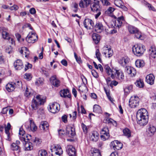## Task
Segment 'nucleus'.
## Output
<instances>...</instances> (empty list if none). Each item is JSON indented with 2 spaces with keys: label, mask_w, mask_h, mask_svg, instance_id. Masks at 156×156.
I'll use <instances>...</instances> for the list:
<instances>
[{
  "label": "nucleus",
  "mask_w": 156,
  "mask_h": 156,
  "mask_svg": "<svg viewBox=\"0 0 156 156\" xmlns=\"http://www.w3.org/2000/svg\"><path fill=\"white\" fill-rule=\"evenodd\" d=\"M147 110L144 108L139 109L136 114L137 123L141 126L146 125L148 122V115Z\"/></svg>",
  "instance_id": "obj_1"
},
{
  "label": "nucleus",
  "mask_w": 156,
  "mask_h": 156,
  "mask_svg": "<svg viewBox=\"0 0 156 156\" xmlns=\"http://www.w3.org/2000/svg\"><path fill=\"white\" fill-rule=\"evenodd\" d=\"M45 102V99L41 97L40 95H37L35 98L32 100L31 104V108L32 110H36L38 109L40 105H43Z\"/></svg>",
  "instance_id": "obj_2"
},
{
  "label": "nucleus",
  "mask_w": 156,
  "mask_h": 156,
  "mask_svg": "<svg viewBox=\"0 0 156 156\" xmlns=\"http://www.w3.org/2000/svg\"><path fill=\"white\" fill-rule=\"evenodd\" d=\"M144 45L140 44H136L132 48L133 51L136 56H141L145 50L144 48Z\"/></svg>",
  "instance_id": "obj_3"
},
{
  "label": "nucleus",
  "mask_w": 156,
  "mask_h": 156,
  "mask_svg": "<svg viewBox=\"0 0 156 156\" xmlns=\"http://www.w3.org/2000/svg\"><path fill=\"white\" fill-rule=\"evenodd\" d=\"M24 126L26 129L29 131L31 130L33 132H34L36 131L37 129V126L32 119H29V122H26Z\"/></svg>",
  "instance_id": "obj_4"
},
{
  "label": "nucleus",
  "mask_w": 156,
  "mask_h": 156,
  "mask_svg": "<svg viewBox=\"0 0 156 156\" xmlns=\"http://www.w3.org/2000/svg\"><path fill=\"white\" fill-rule=\"evenodd\" d=\"M90 8L91 11L97 13L95 14V18L96 19L98 18L101 14V9L100 5L92 4Z\"/></svg>",
  "instance_id": "obj_5"
},
{
  "label": "nucleus",
  "mask_w": 156,
  "mask_h": 156,
  "mask_svg": "<svg viewBox=\"0 0 156 156\" xmlns=\"http://www.w3.org/2000/svg\"><path fill=\"white\" fill-rule=\"evenodd\" d=\"M38 36L36 33L30 32L26 38V40L29 43H34L37 40Z\"/></svg>",
  "instance_id": "obj_6"
},
{
  "label": "nucleus",
  "mask_w": 156,
  "mask_h": 156,
  "mask_svg": "<svg viewBox=\"0 0 156 156\" xmlns=\"http://www.w3.org/2000/svg\"><path fill=\"white\" fill-rule=\"evenodd\" d=\"M101 138L102 140L105 141L109 138V131L107 127H104L101 131Z\"/></svg>",
  "instance_id": "obj_7"
},
{
  "label": "nucleus",
  "mask_w": 156,
  "mask_h": 156,
  "mask_svg": "<svg viewBox=\"0 0 156 156\" xmlns=\"http://www.w3.org/2000/svg\"><path fill=\"white\" fill-rule=\"evenodd\" d=\"M139 98L137 97H131L129 101V105L131 108H135L138 106Z\"/></svg>",
  "instance_id": "obj_8"
},
{
  "label": "nucleus",
  "mask_w": 156,
  "mask_h": 156,
  "mask_svg": "<svg viewBox=\"0 0 156 156\" xmlns=\"http://www.w3.org/2000/svg\"><path fill=\"white\" fill-rule=\"evenodd\" d=\"M60 109V105L57 103H53L49 105V110L52 113H57L59 111Z\"/></svg>",
  "instance_id": "obj_9"
},
{
  "label": "nucleus",
  "mask_w": 156,
  "mask_h": 156,
  "mask_svg": "<svg viewBox=\"0 0 156 156\" xmlns=\"http://www.w3.org/2000/svg\"><path fill=\"white\" fill-rule=\"evenodd\" d=\"M51 152H55V156H60L63 153L61 147L58 145H55L51 149Z\"/></svg>",
  "instance_id": "obj_10"
},
{
  "label": "nucleus",
  "mask_w": 156,
  "mask_h": 156,
  "mask_svg": "<svg viewBox=\"0 0 156 156\" xmlns=\"http://www.w3.org/2000/svg\"><path fill=\"white\" fill-rule=\"evenodd\" d=\"M112 17L116 20H115V26L119 28L122 25V22L125 21L124 17L123 16H121L117 18L115 15H113Z\"/></svg>",
  "instance_id": "obj_11"
},
{
  "label": "nucleus",
  "mask_w": 156,
  "mask_h": 156,
  "mask_svg": "<svg viewBox=\"0 0 156 156\" xmlns=\"http://www.w3.org/2000/svg\"><path fill=\"white\" fill-rule=\"evenodd\" d=\"M50 81L51 83L55 87H57L60 85V81L57 79L56 75H53L51 77Z\"/></svg>",
  "instance_id": "obj_12"
},
{
  "label": "nucleus",
  "mask_w": 156,
  "mask_h": 156,
  "mask_svg": "<svg viewBox=\"0 0 156 156\" xmlns=\"http://www.w3.org/2000/svg\"><path fill=\"white\" fill-rule=\"evenodd\" d=\"M66 151L69 156H76L75 149L72 146L68 145L66 147Z\"/></svg>",
  "instance_id": "obj_13"
},
{
  "label": "nucleus",
  "mask_w": 156,
  "mask_h": 156,
  "mask_svg": "<svg viewBox=\"0 0 156 156\" xmlns=\"http://www.w3.org/2000/svg\"><path fill=\"white\" fill-rule=\"evenodd\" d=\"M83 25L87 29H90L91 27H94V24L93 21L87 18L85 19Z\"/></svg>",
  "instance_id": "obj_14"
},
{
  "label": "nucleus",
  "mask_w": 156,
  "mask_h": 156,
  "mask_svg": "<svg viewBox=\"0 0 156 156\" xmlns=\"http://www.w3.org/2000/svg\"><path fill=\"white\" fill-rule=\"evenodd\" d=\"M156 130L155 127L152 125L149 124L147 130L148 136H153L155 133Z\"/></svg>",
  "instance_id": "obj_15"
},
{
  "label": "nucleus",
  "mask_w": 156,
  "mask_h": 156,
  "mask_svg": "<svg viewBox=\"0 0 156 156\" xmlns=\"http://www.w3.org/2000/svg\"><path fill=\"white\" fill-rule=\"evenodd\" d=\"M114 3L115 5L120 8L124 11H127V8L123 5V2L121 0H115Z\"/></svg>",
  "instance_id": "obj_16"
},
{
  "label": "nucleus",
  "mask_w": 156,
  "mask_h": 156,
  "mask_svg": "<svg viewBox=\"0 0 156 156\" xmlns=\"http://www.w3.org/2000/svg\"><path fill=\"white\" fill-rule=\"evenodd\" d=\"M66 134L70 137L74 136L76 134L75 128L70 126L67 127Z\"/></svg>",
  "instance_id": "obj_17"
},
{
  "label": "nucleus",
  "mask_w": 156,
  "mask_h": 156,
  "mask_svg": "<svg viewBox=\"0 0 156 156\" xmlns=\"http://www.w3.org/2000/svg\"><path fill=\"white\" fill-rule=\"evenodd\" d=\"M14 66L16 70H20L24 67L23 63L20 59H17L14 62Z\"/></svg>",
  "instance_id": "obj_18"
},
{
  "label": "nucleus",
  "mask_w": 156,
  "mask_h": 156,
  "mask_svg": "<svg viewBox=\"0 0 156 156\" xmlns=\"http://www.w3.org/2000/svg\"><path fill=\"white\" fill-rule=\"evenodd\" d=\"M154 75L152 74H150L146 77V81L148 84L152 85L154 83Z\"/></svg>",
  "instance_id": "obj_19"
},
{
  "label": "nucleus",
  "mask_w": 156,
  "mask_h": 156,
  "mask_svg": "<svg viewBox=\"0 0 156 156\" xmlns=\"http://www.w3.org/2000/svg\"><path fill=\"white\" fill-rule=\"evenodd\" d=\"M104 29V27L102 23L97 22L94 26L95 30L98 33H101Z\"/></svg>",
  "instance_id": "obj_20"
},
{
  "label": "nucleus",
  "mask_w": 156,
  "mask_h": 156,
  "mask_svg": "<svg viewBox=\"0 0 156 156\" xmlns=\"http://www.w3.org/2000/svg\"><path fill=\"white\" fill-rule=\"evenodd\" d=\"M60 96L64 98H71V94L69 93V90L67 89H63L60 90Z\"/></svg>",
  "instance_id": "obj_21"
},
{
  "label": "nucleus",
  "mask_w": 156,
  "mask_h": 156,
  "mask_svg": "<svg viewBox=\"0 0 156 156\" xmlns=\"http://www.w3.org/2000/svg\"><path fill=\"white\" fill-rule=\"evenodd\" d=\"M126 69L127 73L130 76L132 77L135 76L136 73L135 69L131 67H128Z\"/></svg>",
  "instance_id": "obj_22"
},
{
  "label": "nucleus",
  "mask_w": 156,
  "mask_h": 156,
  "mask_svg": "<svg viewBox=\"0 0 156 156\" xmlns=\"http://www.w3.org/2000/svg\"><path fill=\"white\" fill-rule=\"evenodd\" d=\"M104 69L105 70V71L108 75H111V77L113 79L115 78V75L113 73V71L111 69L110 67L108 65H106L104 66Z\"/></svg>",
  "instance_id": "obj_23"
},
{
  "label": "nucleus",
  "mask_w": 156,
  "mask_h": 156,
  "mask_svg": "<svg viewBox=\"0 0 156 156\" xmlns=\"http://www.w3.org/2000/svg\"><path fill=\"white\" fill-rule=\"evenodd\" d=\"M103 48L104 51H105V52L103 53L104 55H106L108 54V57H110L112 55L113 52L110 48L108 46H105Z\"/></svg>",
  "instance_id": "obj_24"
},
{
  "label": "nucleus",
  "mask_w": 156,
  "mask_h": 156,
  "mask_svg": "<svg viewBox=\"0 0 156 156\" xmlns=\"http://www.w3.org/2000/svg\"><path fill=\"white\" fill-rule=\"evenodd\" d=\"M91 2L90 0H81L79 5L81 8L87 7L90 4Z\"/></svg>",
  "instance_id": "obj_25"
},
{
  "label": "nucleus",
  "mask_w": 156,
  "mask_h": 156,
  "mask_svg": "<svg viewBox=\"0 0 156 156\" xmlns=\"http://www.w3.org/2000/svg\"><path fill=\"white\" fill-rule=\"evenodd\" d=\"M99 138V134L96 131H93L92 132V135L91 136V140L94 142H96Z\"/></svg>",
  "instance_id": "obj_26"
},
{
  "label": "nucleus",
  "mask_w": 156,
  "mask_h": 156,
  "mask_svg": "<svg viewBox=\"0 0 156 156\" xmlns=\"http://www.w3.org/2000/svg\"><path fill=\"white\" fill-rule=\"evenodd\" d=\"M49 124L48 122L45 121H42L41 122L40 128L41 130L46 131L48 129Z\"/></svg>",
  "instance_id": "obj_27"
},
{
  "label": "nucleus",
  "mask_w": 156,
  "mask_h": 156,
  "mask_svg": "<svg viewBox=\"0 0 156 156\" xmlns=\"http://www.w3.org/2000/svg\"><path fill=\"white\" fill-rule=\"evenodd\" d=\"M6 89L9 92L13 91L15 89L14 82H11L8 83L6 86Z\"/></svg>",
  "instance_id": "obj_28"
},
{
  "label": "nucleus",
  "mask_w": 156,
  "mask_h": 156,
  "mask_svg": "<svg viewBox=\"0 0 156 156\" xmlns=\"http://www.w3.org/2000/svg\"><path fill=\"white\" fill-rule=\"evenodd\" d=\"M150 55L151 57L153 58L156 57V48L154 46H151L149 49Z\"/></svg>",
  "instance_id": "obj_29"
},
{
  "label": "nucleus",
  "mask_w": 156,
  "mask_h": 156,
  "mask_svg": "<svg viewBox=\"0 0 156 156\" xmlns=\"http://www.w3.org/2000/svg\"><path fill=\"white\" fill-rule=\"evenodd\" d=\"M115 73V75L119 80H123L124 79L123 73L121 70H116Z\"/></svg>",
  "instance_id": "obj_30"
},
{
  "label": "nucleus",
  "mask_w": 156,
  "mask_h": 156,
  "mask_svg": "<svg viewBox=\"0 0 156 156\" xmlns=\"http://www.w3.org/2000/svg\"><path fill=\"white\" fill-rule=\"evenodd\" d=\"M92 38L94 42L96 44H97L100 40V36L96 33H93V34Z\"/></svg>",
  "instance_id": "obj_31"
},
{
  "label": "nucleus",
  "mask_w": 156,
  "mask_h": 156,
  "mask_svg": "<svg viewBox=\"0 0 156 156\" xmlns=\"http://www.w3.org/2000/svg\"><path fill=\"white\" fill-rule=\"evenodd\" d=\"M144 61L142 60L138 59L135 62L136 66L138 68L142 67L144 66Z\"/></svg>",
  "instance_id": "obj_32"
},
{
  "label": "nucleus",
  "mask_w": 156,
  "mask_h": 156,
  "mask_svg": "<svg viewBox=\"0 0 156 156\" xmlns=\"http://www.w3.org/2000/svg\"><path fill=\"white\" fill-rule=\"evenodd\" d=\"M127 59L125 57L122 58L119 61V63L122 66H125L128 63Z\"/></svg>",
  "instance_id": "obj_33"
},
{
  "label": "nucleus",
  "mask_w": 156,
  "mask_h": 156,
  "mask_svg": "<svg viewBox=\"0 0 156 156\" xmlns=\"http://www.w3.org/2000/svg\"><path fill=\"white\" fill-rule=\"evenodd\" d=\"M6 30L7 29L5 28H4L3 29L2 35L3 38L7 40V39H9L10 37L9 34L6 31Z\"/></svg>",
  "instance_id": "obj_34"
},
{
  "label": "nucleus",
  "mask_w": 156,
  "mask_h": 156,
  "mask_svg": "<svg viewBox=\"0 0 156 156\" xmlns=\"http://www.w3.org/2000/svg\"><path fill=\"white\" fill-rule=\"evenodd\" d=\"M123 134L127 137H130L131 136V132L130 130L127 128H125L123 130Z\"/></svg>",
  "instance_id": "obj_35"
},
{
  "label": "nucleus",
  "mask_w": 156,
  "mask_h": 156,
  "mask_svg": "<svg viewBox=\"0 0 156 156\" xmlns=\"http://www.w3.org/2000/svg\"><path fill=\"white\" fill-rule=\"evenodd\" d=\"M93 111L94 112L98 113H101L102 112L101 107L97 105H94Z\"/></svg>",
  "instance_id": "obj_36"
},
{
  "label": "nucleus",
  "mask_w": 156,
  "mask_h": 156,
  "mask_svg": "<svg viewBox=\"0 0 156 156\" xmlns=\"http://www.w3.org/2000/svg\"><path fill=\"white\" fill-rule=\"evenodd\" d=\"M135 83L136 86L140 88L143 87L144 86L143 81L141 79L137 80Z\"/></svg>",
  "instance_id": "obj_37"
},
{
  "label": "nucleus",
  "mask_w": 156,
  "mask_h": 156,
  "mask_svg": "<svg viewBox=\"0 0 156 156\" xmlns=\"http://www.w3.org/2000/svg\"><path fill=\"white\" fill-rule=\"evenodd\" d=\"M128 30L129 32L131 34H134L138 32V29L132 26H128Z\"/></svg>",
  "instance_id": "obj_38"
},
{
  "label": "nucleus",
  "mask_w": 156,
  "mask_h": 156,
  "mask_svg": "<svg viewBox=\"0 0 156 156\" xmlns=\"http://www.w3.org/2000/svg\"><path fill=\"white\" fill-rule=\"evenodd\" d=\"M104 90L107 96L108 97V99L111 101L112 102L113 100V99L110 96V90L108 89H107L105 87H104Z\"/></svg>",
  "instance_id": "obj_39"
},
{
  "label": "nucleus",
  "mask_w": 156,
  "mask_h": 156,
  "mask_svg": "<svg viewBox=\"0 0 156 156\" xmlns=\"http://www.w3.org/2000/svg\"><path fill=\"white\" fill-rule=\"evenodd\" d=\"M32 143L30 142H27L25 144V150L27 151H30L33 149V147Z\"/></svg>",
  "instance_id": "obj_40"
},
{
  "label": "nucleus",
  "mask_w": 156,
  "mask_h": 156,
  "mask_svg": "<svg viewBox=\"0 0 156 156\" xmlns=\"http://www.w3.org/2000/svg\"><path fill=\"white\" fill-rule=\"evenodd\" d=\"M104 123L106 124L110 125L111 124H113V122H115L113 119L110 118L106 117L104 120Z\"/></svg>",
  "instance_id": "obj_41"
},
{
  "label": "nucleus",
  "mask_w": 156,
  "mask_h": 156,
  "mask_svg": "<svg viewBox=\"0 0 156 156\" xmlns=\"http://www.w3.org/2000/svg\"><path fill=\"white\" fill-rule=\"evenodd\" d=\"M95 55L96 58H97L98 61L101 63L102 62V60L101 58V54L100 53L99 49L96 50L95 51Z\"/></svg>",
  "instance_id": "obj_42"
},
{
  "label": "nucleus",
  "mask_w": 156,
  "mask_h": 156,
  "mask_svg": "<svg viewBox=\"0 0 156 156\" xmlns=\"http://www.w3.org/2000/svg\"><path fill=\"white\" fill-rule=\"evenodd\" d=\"M43 79L39 78L36 80L35 82V84L37 86L41 85L43 83Z\"/></svg>",
  "instance_id": "obj_43"
},
{
  "label": "nucleus",
  "mask_w": 156,
  "mask_h": 156,
  "mask_svg": "<svg viewBox=\"0 0 156 156\" xmlns=\"http://www.w3.org/2000/svg\"><path fill=\"white\" fill-rule=\"evenodd\" d=\"M116 146L114 148L115 150H118L121 149L122 147V144L118 141V142L115 144Z\"/></svg>",
  "instance_id": "obj_44"
},
{
  "label": "nucleus",
  "mask_w": 156,
  "mask_h": 156,
  "mask_svg": "<svg viewBox=\"0 0 156 156\" xmlns=\"http://www.w3.org/2000/svg\"><path fill=\"white\" fill-rule=\"evenodd\" d=\"M78 90L80 92H85L87 91V88L85 85L80 86L79 87Z\"/></svg>",
  "instance_id": "obj_45"
},
{
  "label": "nucleus",
  "mask_w": 156,
  "mask_h": 156,
  "mask_svg": "<svg viewBox=\"0 0 156 156\" xmlns=\"http://www.w3.org/2000/svg\"><path fill=\"white\" fill-rule=\"evenodd\" d=\"M19 147V146L14 143H12L11 146V148L13 151H17Z\"/></svg>",
  "instance_id": "obj_46"
},
{
  "label": "nucleus",
  "mask_w": 156,
  "mask_h": 156,
  "mask_svg": "<svg viewBox=\"0 0 156 156\" xmlns=\"http://www.w3.org/2000/svg\"><path fill=\"white\" fill-rule=\"evenodd\" d=\"M14 85L15 89L16 88H20L22 87L21 82L19 81L16 82H14Z\"/></svg>",
  "instance_id": "obj_47"
},
{
  "label": "nucleus",
  "mask_w": 156,
  "mask_h": 156,
  "mask_svg": "<svg viewBox=\"0 0 156 156\" xmlns=\"http://www.w3.org/2000/svg\"><path fill=\"white\" fill-rule=\"evenodd\" d=\"M47 154V151L44 150H41L38 152V154L41 156H46Z\"/></svg>",
  "instance_id": "obj_48"
},
{
  "label": "nucleus",
  "mask_w": 156,
  "mask_h": 156,
  "mask_svg": "<svg viewBox=\"0 0 156 156\" xmlns=\"http://www.w3.org/2000/svg\"><path fill=\"white\" fill-rule=\"evenodd\" d=\"M58 133L59 136L60 137L64 136L66 135V132L63 129H60L58 130Z\"/></svg>",
  "instance_id": "obj_49"
},
{
  "label": "nucleus",
  "mask_w": 156,
  "mask_h": 156,
  "mask_svg": "<svg viewBox=\"0 0 156 156\" xmlns=\"http://www.w3.org/2000/svg\"><path fill=\"white\" fill-rule=\"evenodd\" d=\"M135 36L137 38L140 39L141 40H143V39L142 38V36L140 32H139L138 30V32L136 33H135Z\"/></svg>",
  "instance_id": "obj_50"
},
{
  "label": "nucleus",
  "mask_w": 156,
  "mask_h": 156,
  "mask_svg": "<svg viewBox=\"0 0 156 156\" xmlns=\"http://www.w3.org/2000/svg\"><path fill=\"white\" fill-rule=\"evenodd\" d=\"M81 126L83 132L85 133H87L88 132V129L87 127L83 123L81 124Z\"/></svg>",
  "instance_id": "obj_51"
},
{
  "label": "nucleus",
  "mask_w": 156,
  "mask_h": 156,
  "mask_svg": "<svg viewBox=\"0 0 156 156\" xmlns=\"http://www.w3.org/2000/svg\"><path fill=\"white\" fill-rule=\"evenodd\" d=\"M74 57L76 61L79 63H80L82 62L81 58L80 57H78L76 52H74Z\"/></svg>",
  "instance_id": "obj_52"
},
{
  "label": "nucleus",
  "mask_w": 156,
  "mask_h": 156,
  "mask_svg": "<svg viewBox=\"0 0 156 156\" xmlns=\"http://www.w3.org/2000/svg\"><path fill=\"white\" fill-rule=\"evenodd\" d=\"M19 8V7L18 6L16 5H14L13 6H12L9 7V9H10L11 10H17Z\"/></svg>",
  "instance_id": "obj_53"
},
{
  "label": "nucleus",
  "mask_w": 156,
  "mask_h": 156,
  "mask_svg": "<svg viewBox=\"0 0 156 156\" xmlns=\"http://www.w3.org/2000/svg\"><path fill=\"white\" fill-rule=\"evenodd\" d=\"M101 1L104 5L108 6L111 5L110 3L109 2V0H101Z\"/></svg>",
  "instance_id": "obj_54"
},
{
  "label": "nucleus",
  "mask_w": 156,
  "mask_h": 156,
  "mask_svg": "<svg viewBox=\"0 0 156 156\" xmlns=\"http://www.w3.org/2000/svg\"><path fill=\"white\" fill-rule=\"evenodd\" d=\"M9 130V129H5V133L7 136V138L6 139V140L10 141L11 140V139L10 138V133Z\"/></svg>",
  "instance_id": "obj_55"
},
{
  "label": "nucleus",
  "mask_w": 156,
  "mask_h": 156,
  "mask_svg": "<svg viewBox=\"0 0 156 156\" xmlns=\"http://www.w3.org/2000/svg\"><path fill=\"white\" fill-rule=\"evenodd\" d=\"M146 5L148 7V8H149V10H151L154 11H155V9L151 4L147 3Z\"/></svg>",
  "instance_id": "obj_56"
},
{
  "label": "nucleus",
  "mask_w": 156,
  "mask_h": 156,
  "mask_svg": "<svg viewBox=\"0 0 156 156\" xmlns=\"http://www.w3.org/2000/svg\"><path fill=\"white\" fill-rule=\"evenodd\" d=\"M115 9L111 7L108 8L107 10L106 11V12H107L108 14H111L115 10Z\"/></svg>",
  "instance_id": "obj_57"
},
{
  "label": "nucleus",
  "mask_w": 156,
  "mask_h": 156,
  "mask_svg": "<svg viewBox=\"0 0 156 156\" xmlns=\"http://www.w3.org/2000/svg\"><path fill=\"white\" fill-rule=\"evenodd\" d=\"M91 72L92 74L94 77L95 78H97L98 77V74L95 70L93 69L92 70Z\"/></svg>",
  "instance_id": "obj_58"
},
{
  "label": "nucleus",
  "mask_w": 156,
  "mask_h": 156,
  "mask_svg": "<svg viewBox=\"0 0 156 156\" xmlns=\"http://www.w3.org/2000/svg\"><path fill=\"white\" fill-rule=\"evenodd\" d=\"M24 78L28 80H30L32 78L31 75L30 73H26L24 76Z\"/></svg>",
  "instance_id": "obj_59"
},
{
  "label": "nucleus",
  "mask_w": 156,
  "mask_h": 156,
  "mask_svg": "<svg viewBox=\"0 0 156 156\" xmlns=\"http://www.w3.org/2000/svg\"><path fill=\"white\" fill-rule=\"evenodd\" d=\"M32 94L29 91L28 89L27 88L26 90L25 93V96L26 97H28L30 96Z\"/></svg>",
  "instance_id": "obj_60"
},
{
  "label": "nucleus",
  "mask_w": 156,
  "mask_h": 156,
  "mask_svg": "<svg viewBox=\"0 0 156 156\" xmlns=\"http://www.w3.org/2000/svg\"><path fill=\"white\" fill-rule=\"evenodd\" d=\"M117 142H118V141L115 140L114 141H112L110 144V146L111 147H112L114 150V148L116 146L115 144H117Z\"/></svg>",
  "instance_id": "obj_61"
},
{
  "label": "nucleus",
  "mask_w": 156,
  "mask_h": 156,
  "mask_svg": "<svg viewBox=\"0 0 156 156\" xmlns=\"http://www.w3.org/2000/svg\"><path fill=\"white\" fill-rule=\"evenodd\" d=\"M118 83L117 81L115 80H114L111 82V83L109 84V86L111 87H112L113 85L116 86Z\"/></svg>",
  "instance_id": "obj_62"
},
{
  "label": "nucleus",
  "mask_w": 156,
  "mask_h": 156,
  "mask_svg": "<svg viewBox=\"0 0 156 156\" xmlns=\"http://www.w3.org/2000/svg\"><path fill=\"white\" fill-rule=\"evenodd\" d=\"M62 120L64 123H67V116L66 115H64L62 117Z\"/></svg>",
  "instance_id": "obj_63"
},
{
  "label": "nucleus",
  "mask_w": 156,
  "mask_h": 156,
  "mask_svg": "<svg viewBox=\"0 0 156 156\" xmlns=\"http://www.w3.org/2000/svg\"><path fill=\"white\" fill-rule=\"evenodd\" d=\"M91 154H94V153H98L100 152L99 150L95 148H92L91 150Z\"/></svg>",
  "instance_id": "obj_64"
}]
</instances>
